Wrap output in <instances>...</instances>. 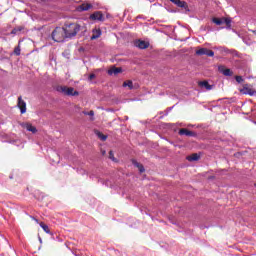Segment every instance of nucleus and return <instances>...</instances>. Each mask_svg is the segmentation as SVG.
<instances>
[{"mask_svg":"<svg viewBox=\"0 0 256 256\" xmlns=\"http://www.w3.org/2000/svg\"><path fill=\"white\" fill-rule=\"evenodd\" d=\"M63 27L67 39H73V37H76L77 33L81 31V25L77 23H65Z\"/></svg>","mask_w":256,"mask_h":256,"instance_id":"nucleus-1","label":"nucleus"},{"mask_svg":"<svg viewBox=\"0 0 256 256\" xmlns=\"http://www.w3.org/2000/svg\"><path fill=\"white\" fill-rule=\"evenodd\" d=\"M53 41L56 43H63L67 39V34L64 27H56L51 35Z\"/></svg>","mask_w":256,"mask_h":256,"instance_id":"nucleus-2","label":"nucleus"},{"mask_svg":"<svg viewBox=\"0 0 256 256\" xmlns=\"http://www.w3.org/2000/svg\"><path fill=\"white\" fill-rule=\"evenodd\" d=\"M242 95H250V97H255L256 91L249 84H245L243 88L240 89Z\"/></svg>","mask_w":256,"mask_h":256,"instance_id":"nucleus-3","label":"nucleus"},{"mask_svg":"<svg viewBox=\"0 0 256 256\" xmlns=\"http://www.w3.org/2000/svg\"><path fill=\"white\" fill-rule=\"evenodd\" d=\"M90 21H100L103 22L105 21V16H103V12L101 11H96L92 13L89 17Z\"/></svg>","mask_w":256,"mask_h":256,"instance_id":"nucleus-4","label":"nucleus"},{"mask_svg":"<svg viewBox=\"0 0 256 256\" xmlns=\"http://www.w3.org/2000/svg\"><path fill=\"white\" fill-rule=\"evenodd\" d=\"M196 55H206L207 57H214L215 52L209 50L208 48H200L196 51Z\"/></svg>","mask_w":256,"mask_h":256,"instance_id":"nucleus-5","label":"nucleus"},{"mask_svg":"<svg viewBox=\"0 0 256 256\" xmlns=\"http://www.w3.org/2000/svg\"><path fill=\"white\" fill-rule=\"evenodd\" d=\"M219 73H222L225 77H233V71L229 68H225V66H218Z\"/></svg>","mask_w":256,"mask_h":256,"instance_id":"nucleus-6","label":"nucleus"},{"mask_svg":"<svg viewBox=\"0 0 256 256\" xmlns=\"http://www.w3.org/2000/svg\"><path fill=\"white\" fill-rule=\"evenodd\" d=\"M18 107L22 115L23 113H27V103H25V101L21 96L18 98Z\"/></svg>","mask_w":256,"mask_h":256,"instance_id":"nucleus-7","label":"nucleus"},{"mask_svg":"<svg viewBox=\"0 0 256 256\" xmlns=\"http://www.w3.org/2000/svg\"><path fill=\"white\" fill-rule=\"evenodd\" d=\"M103 35V32L101 31V28H94L92 29V36L90 37L91 41H95V39H99Z\"/></svg>","mask_w":256,"mask_h":256,"instance_id":"nucleus-8","label":"nucleus"},{"mask_svg":"<svg viewBox=\"0 0 256 256\" xmlns=\"http://www.w3.org/2000/svg\"><path fill=\"white\" fill-rule=\"evenodd\" d=\"M179 135H185L186 137H196L197 134L193 131L188 130L187 128H182L178 132Z\"/></svg>","mask_w":256,"mask_h":256,"instance_id":"nucleus-9","label":"nucleus"},{"mask_svg":"<svg viewBox=\"0 0 256 256\" xmlns=\"http://www.w3.org/2000/svg\"><path fill=\"white\" fill-rule=\"evenodd\" d=\"M198 85L201 89H206V91H211V89H213V86L210 85L208 81H200L198 82Z\"/></svg>","mask_w":256,"mask_h":256,"instance_id":"nucleus-10","label":"nucleus"},{"mask_svg":"<svg viewBox=\"0 0 256 256\" xmlns=\"http://www.w3.org/2000/svg\"><path fill=\"white\" fill-rule=\"evenodd\" d=\"M89 9H93V5L92 4H88V3H83L80 6L77 7V11L81 12V11H89Z\"/></svg>","mask_w":256,"mask_h":256,"instance_id":"nucleus-11","label":"nucleus"},{"mask_svg":"<svg viewBox=\"0 0 256 256\" xmlns=\"http://www.w3.org/2000/svg\"><path fill=\"white\" fill-rule=\"evenodd\" d=\"M171 3H174L177 7H180L181 9H185L187 7V2L181 1V0H169Z\"/></svg>","mask_w":256,"mask_h":256,"instance_id":"nucleus-12","label":"nucleus"},{"mask_svg":"<svg viewBox=\"0 0 256 256\" xmlns=\"http://www.w3.org/2000/svg\"><path fill=\"white\" fill-rule=\"evenodd\" d=\"M132 165H134V167H137L140 173H145V167L143 166V164L137 162V160H132Z\"/></svg>","mask_w":256,"mask_h":256,"instance_id":"nucleus-13","label":"nucleus"},{"mask_svg":"<svg viewBox=\"0 0 256 256\" xmlns=\"http://www.w3.org/2000/svg\"><path fill=\"white\" fill-rule=\"evenodd\" d=\"M132 165H134V167H137L140 173H145V167L143 166V164L137 162V160H132Z\"/></svg>","mask_w":256,"mask_h":256,"instance_id":"nucleus-14","label":"nucleus"},{"mask_svg":"<svg viewBox=\"0 0 256 256\" xmlns=\"http://www.w3.org/2000/svg\"><path fill=\"white\" fill-rule=\"evenodd\" d=\"M132 165H134V167H137L140 173H145V167L143 166V164L137 162V160H132Z\"/></svg>","mask_w":256,"mask_h":256,"instance_id":"nucleus-15","label":"nucleus"},{"mask_svg":"<svg viewBox=\"0 0 256 256\" xmlns=\"http://www.w3.org/2000/svg\"><path fill=\"white\" fill-rule=\"evenodd\" d=\"M136 47H138V49H147V47H149V43H147L143 40H138L136 42Z\"/></svg>","mask_w":256,"mask_h":256,"instance_id":"nucleus-16","label":"nucleus"},{"mask_svg":"<svg viewBox=\"0 0 256 256\" xmlns=\"http://www.w3.org/2000/svg\"><path fill=\"white\" fill-rule=\"evenodd\" d=\"M66 95H67L68 97H77V95H79V92H78V91H75V88L69 87L68 90H67Z\"/></svg>","mask_w":256,"mask_h":256,"instance_id":"nucleus-17","label":"nucleus"},{"mask_svg":"<svg viewBox=\"0 0 256 256\" xmlns=\"http://www.w3.org/2000/svg\"><path fill=\"white\" fill-rule=\"evenodd\" d=\"M123 69L113 67L110 70H108V75H119V73H122Z\"/></svg>","mask_w":256,"mask_h":256,"instance_id":"nucleus-18","label":"nucleus"},{"mask_svg":"<svg viewBox=\"0 0 256 256\" xmlns=\"http://www.w3.org/2000/svg\"><path fill=\"white\" fill-rule=\"evenodd\" d=\"M23 127L27 130L30 131L31 133H37V128L30 123H26L23 125Z\"/></svg>","mask_w":256,"mask_h":256,"instance_id":"nucleus-19","label":"nucleus"},{"mask_svg":"<svg viewBox=\"0 0 256 256\" xmlns=\"http://www.w3.org/2000/svg\"><path fill=\"white\" fill-rule=\"evenodd\" d=\"M25 29L24 26H17L15 27L12 31L11 34L12 35H19V33H21V31H23Z\"/></svg>","mask_w":256,"mask_h":256,"instance_id":"nucleus-20","label":"nucleus"},{"mask_svg":"<svg viewBox=\"0 0 256 256\" xmlns=\"http://www.w3.org/2000/svg\"><path fill=\"white\" fill-rule=\"evenodd\" d=\"M68 89H69V87H67V86H58L57 87L58 93H63V95H67Z\"/></svg>","mask_w":256,"mask_h":256,"instance_id":"nucleus-21","label":"nucleus"},{"mask_svg":"<svg viewBox=\"0 0 256 256\" xmlns=\"http://www.w3.org/2000/svg\"><path fill=\"white\" fill-rule=\"evenodd\" d=\"M200 156L197 153H194L190 156H187V161H199Z\"/></svg>","mask_w":256,"mask_h":256,"instance_id":"nucleus-22","label":"nucleus"},{"mask_svg":"<svg viewBox=\"0 0 256 256\" xmlns=\"http://www.w3.org/2000/svg\"><path fill=\"white\" fill-rule=\"evenodd\" d=\"M40 227L43 229V231L45 233H47L48 235H50L51 230L49 229V226L43 222L40 223Z\"/></svg>","mask_w":256,"mask_h":256,"instance_id":"nucleus-23","label":"nucleus"},{"mask_svg":"<svg viewBox=\"0 0 256 256\" xmlns=\"http://www.w3.org/2000/svg\"><path fill=\"white\" fill-rule=\"evenodd\" d=\"M96 135H97V137H99V139H101V141H107V136L104 135L103 133L97 131Z\"/></svg>","mask_w":256,"mask_h":256,"instance_id":"nucleus-24","label":"nucleus"},{"mask_svg":"<svg viewBox=\"0 0 256 256\" xmlns=\"http://www.w3.org/2000/svg\"><path fill=\"white\" fill-rule=\"evenodd\" d=\"M123 87H129V89H133V81L128 80L123 83Z\"/></svg>","mask_w":256,"mask_h":256,"instance_id":"nucleus-25","label":"nucleus"},{"mask_svg":"<svg viewBox=\"0 0 256 256\" xmlns=\"http://www.w3.org/2000/svg\"><path fill=\"white\" fill-rule=\"evenodd\" d=\"M212 21L215 23V25H223V18H213Z\"/></svg>","mask_w":256,"mask_h":256,"instance_id":"nucleus-26","label":"nucleus"},{"mask_svg":"<svg viewBox=\"0 0 256 256\" xmlns=\"http://www.w3.org/2000/svg\"><path fill=\"white\" fill-rule=\"evenodd\" d=\"M14 54L17 55V57H19V55H21V47L17 46L14 48Z\"/></svg>","mask_w":256,"mask_h":256,"instance_id":"nucleus-27","label":"nucleus"},{"mask_svg":"<svg viewBox=\"0 0 256 256\" xmlns=\"http://www.w3.org/2000/svg\"><path fill=\"white\" fill-rule=\"evenodd\" d=\"M223 23H225L228 27H231V19L229 18H222Z\"/></svg>","mask_w":256,"mask_h":256,"instance_id":"nucleus-28","label":"nucleus"},{"mask_svg":"<svg viewBox=\"0 0 256 256\" xmlns=\"http://www.w3.org/2000/svg\"><path fill=\"white\" fill-rule=\"evenodd\" d=\"M237 83H243L244 79H243V76H236L235 77Z\"/></svg>","mask_w":256,"mask_h":256,"instance_id":"nucleus-29","label":"nucleus"},{"mask_svg":"<svg viewBox=\"0 0 256 256\" xmlns=\"http://www.w3.org/2000/svg\"><path fill=\"white\" fill-rule=\"evenodd\" d=\"M84 115H89L90 117H93V115H95V112L91 110L90 112H84Z\"/></svg>","mask_w":256,"mask_h":256,"instance_id":"nucleus-30","label":"nucleus"},{"mask_svg":"<svg viewBox=\"0 0 256 256\" xmlns=\"http://www.w3.org/2000/svg\"><path fill=\"white\" fill-rule=\"evenodd\" d=\"M109 158L112 159V161H115V157H114L113 151L109 152Z\"/></svg>","mask_w":256,"mask_h":256,"instance_id":"nucleus-31","label":"nucleus"},{"mask_svg":"<svg viewBox=\"0 0 256 256\" xmlns=\"http://www.w3.org/2000/svg\"><path fill=\"white\" fill-rule=\"evenodd\" d=\"M88 79L89 81H93V79H95V74H90Z\"/></svg>","mask_w":256,"mask_h":256,"instance_id":"nucleus-32","label":"nucleus"},{"mask_svg":"<svg viewBox=\"0 0 256 256\" xmlns=\"http://www.w3.org/2000/svg\"><path fill=\"white\" fill-rule=\"evenodd\" d=\"M40 242H41V238H39Z\"/></svg>","mask_w":256,"mask_h":256,"instance_id":"nucleus-33","label":"nucleus"},{"mask_svg":"<svg viewBox=\"0 0 256 256\" xmlns=\"http://www.w3.org/2000/svg\"><path fill=\"white\" fill-rule=\"evenodd\" d=\"M41 1H46V0H41Z\"/></svg>","mask_w":256,"mask_h":256,"instance_id":"nucleus-34","label":"nucleus"},{"mask_svg":"<svg viewBox=\"0 0 256 256\" xmlns=\"http://www.w3.org/2000/svg\"><path fill=\"white\" fill-rule=\"evenodd\" d=\"M256 185V184H255Z\"/></svg>","mask_w":256,"mask_h":256,"instance_id":"nucleus-35","label":"nucleus"}]
</instances>
